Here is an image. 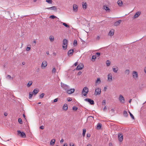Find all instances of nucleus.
Wrapping results in <instances>:
<instances>
[{"label":"nucleus","instance_id":"2eb2a0df","mask_svg":"<svg viewBox=\"0 0 146 146\" xmlns=\"http://www.w3.org/2000/svg\"><path fill=\"white\" fill-rule=\"evenodd\" d=\"M84 67V65L82 63L79 64L77 66L76 69L77 70H81Z\"/></svg>","mask_w":146,"mask_h":146},{"label":"nucleus","instance_id":"f3484780","mask_svg":"<svg viewBox=\"0 0 146 146\" xmlns=\"http://www.w3.org/2000/svg\"><path fill=\"white\" fill-rule=\"evenodd\" d=\"M101 82V81L100 78H98L96 81L95 83V85L96 86L97 85L100 84Z\"/></svg>","mask_w":146,"mask_h":146},{"label":"nucleus","instance_id":"603ef678","mask_svg":"<svg viewBox=\"0 0 146 146\" xmlns=\"http://www.w3.org/2000/svg\"><path fill=\"white\" fill-rule=\"evenodd\" d=\"M58 98H56V99H55L54 100V102H57L58 101Z\"/></svg>","mask_w":146,"mask_h":146},{"label":"nucleus","instance_id":"c85d7f7f","mask_svg":"<svg viewBox=\"0 0 146 146\" xmlns=\"http://www.w3.org/2000/svg\"><path fill=\"white\" fill-rule=\"evenodd\" d=\"M102 126V125L101 123H99L98 124L96 127V129H100Z\"/></svg>","mask_w":146,"mask_h":146},{"label":"nucleus","instance_id":"4be33fe9","mask_svg":"<svg viewBox=\"0 0 146 146\" xmlns=\"http://www.w3.org/2000/svg\"><path fill=\"white\" fill-rule=\"evenodd\" d=\"M49 39L50 41L52 42L54 41V37L52 35H50L49 37Z\"/></svg>","mask_w":146,"mask_h":146},{"label":"nucleus","instance_id":"338daca9","mask_svg":"<svg viewBox=\"0 0 146 146\" xmlns=\"http://www.w3.org/2000/svg\"><path fill=\"white\" fill-rule=\"evenodd\" d=\"M63 146H67V144H64Z\"/></svg>","mask_w":146,"mask_h":146},{"label":"nucleus","instance_id":"c9c22d12","mask_svg":"<svg viewBox=\"0 0 146 146\" xmlns=\"http://www.w3.org/2000/svg\"><path fill=\"white\" fill-rule=\"evenodd\" d=\"M86 129H83V133H82V135L84 137L85 135V133L86 132Z\"/></svg>","mask_w":146,"mask_h":146},{"label":"nucleus","instance_id":"ddd939ff","mask_svg":"<svg viewBox=\"0 0 146 146\" xmlns=\"http://www.w3.org/2000/svg\"><path fill=\"white\" fill-rule=\"evenodd\" d=\"M46 9H50L52 11H56L57 10V7L56 6H54L50 7H48Z\"/></svg>","mask_w":146,"mask_h":146},{"label":"nucleus","instance_id":"6e6d98bb","mask_svg":"<svg viewBox=\"0 0 146 146\" xmlns=\"http://www.w3.org/2000/svg\"><path fill=\"white\" fill-rule=\"evenodd\" d=\"M144 71L146 74V66L144 68Z\"/></svg>","mask_w":146,"mask_h":146},{"label":"nucleus","instance_id":"f257e3e1","mask_svg":"<svg viewBox=\"0 0 146 146\" xmlns=\"http://www.w3.org/2000/svg\"><path fill=\"white\" fill-rule=\"evenodd\" d=\"M89 91V90L88 88L86 87H84L83 89L82 93L83 95L85 97L87 96V94Z\"/></svg>","mask_w":146,"mask_h":146},{"label":"nucleus","instance_id":"4468645a","mask_svg":"<svg viewBox=\"0 0 146 146\" xmlns=\"http://www.w3.org/2000/svg\"><path fill=\"white\" fill-rule=\"evenodd\" d=\"M108 79L109 82H111L112 80V75L111 73L108 74Z\"/></svg>","mask_w":146,"mask_h":146},{"label":"nucleus","instance_id":"37998d69","mask_svg":"<svg viewBox=\"0 0 146 146\" xmlns=\"http://www.w3.org/2000/svg\"><path fill=\"white\" fill-rule=\"evenodd\" d=\"M28 46H30L31 45H28ZM30 49H31V48H30V47L27 46V48H26V50L27 51H29V50H30Z\"/></svg>","mask_w":146,"mask_h":146},{"label":"nucleus","instance_id":"4c0bfd02","mask_svg":"<svg viewBox=\"0 0 146 146\" xmlns=\"http://www.w3.org/2000/svg\"><path fill=\"white\" fill-rule=\"evenodd\" d=\"M46 2L49 4H52V0H46Z\"/></svg>","mask_w":146,"mask_h":146},{"label":"nucleus","instance_id":"412c9836","mask_svg":"<svg viewBox=\"0 0 146 146\" xmlns=\"http://www.w3.org/2000/svg\"><path fill=\"white\" fill-rule=\"evenodd\" d=\"M121 22V20L117 21L114 23V25L116 26H118L119 25Z\"/></svg>","mask_w":146,"mask_h":146},{"label":"nucleus","instance_id":"5fc2aeb1","mask_svg":"<svg viewBox=\"0 0 146 146\" xmlns=\"http://www.w3.org/2000/svg\"><path fill=\"white\" fill-rule=\"evenodd\" d=\"M107 109V107L106 106H105L103 108L104 111H105Z\"/></svg>","mask_w":146,"mask_h":146},{"label":"nucleus","instance_id":"09e8293b","mask_svg":"<svg viewBox=\"0 0 146 146\" xmlns=\"http://www.w3.org/2000/svg\"><path fill=\"white\" fill-rule=\"evenodd\" d=\"M72 109L73 110H77L78 108L76 106H74L73 107Z\"/></svg>","mask_w":146,"mask_h":146},{"label":"nucleus","instance_id":"864d4df0","mask_svg":"<svg viewBox=\"0 0 146 146\" xmlns=\"http://www.w3.org/2000/svg\"><path fill=\"white\" fill-rule=\"evenodd\" d=\"M40 128L42 129H44V127L42 125L40 127Z\"/></svg>","mask_w":146,"mask_h":146},{"label":"nucleus","instance_id":"393cba45","mask_svg":"<svg viewBox=\"0 0 146 146\" xmlns=\"http://www.w3.org/2000/svg\"><path fill=\"white\" fill-rule=\"evenodd\" d=\"M114 33V30L113 29H111L109 32L108 35L109 36H112L113 35Z\"/></svg>","mask_w":146,"mask_h":146},{"label":"nucleus","instance_id":"3c124183","mask_svg":"<svg viewBox=\"0 0 146 146\" xmlns=\"http://www.w3.org/2000/svg\"><path fill=\"white\" fill-rule=\"evenodd\" d=\"M67 100L68 101V102L71 101L72 100V99H71V98H67Z\"/></svg>","mask_w":146,"mask_h":146},{"label":"nucleus","instance_id":"69168bd1","mask_svg":"<svg viewBox=\"0 0 146 146\" xmlns=\"http://www.w3.org/2000/svg\"><path fill=\"white\" fill-rule=\"evenodd\" d=\"M36 40H34V41H33V42L35 43H36Z\"/></svg>","mask_w":146,"mask_h":146},{"label":"nucleus","instance_id":"0e129e2a","mask_svg":"<svg viewBox=\"0 0 146 146\" xmlns=\"http://www.w3.org/2000/svg\"><path fill=\"white\" fill-rule=\"evenodd\" d=\"M64 141V140H63V139H62L60 141V143H62Z\"/></svg>","mask_w":146,"mask_h":146},{"label":"nucleus","instance_id":"0eeeda50","mask_svg":"<svg viewBox=\"0 0 146 146\" xmlns=\"http://www.w3.org/2000/svg\"><path fill=\"white\" fill-rule=\"evenodd\" d=\"M61 86L66 92L70 88L69 86L64 84H62Z\"/></svg>","mask_w":146,"mask_h":146},{"label":"nucleus","instance_id":"a211bd4d","mask_svg":"<svg viewBox=\"0 0 146 146\" xmlns=\"http://www.w3.org/2000/svg\"><path fill=\"white\" fill-rule=\"evenodd\" d=\"M118 138L120 141L121 142L123 140V135L121 134H119L118 135Z\"/></svg>","mask_w":146,"mask_h":146},{"label":"nucleus","instance_id":"79ce46f5","mask_svg":"<svg viewBox=\"0 0 146 146\" xmlns=\"http://www.w3.org/2000/svg\"><path fill=\"white\" fill-rule=\"evenodd\" d=\"M50 18L52 19H54L56 18L57 17L54 15H52L50 17Z\"/></svg>","mask_w":146,"mask_h":146},{"label":"nucleus","instance_id":"2f4dec72","mask_svg":"<svg viewBox=\"0 0 146 146\" xmlns=\"http://www.w3.org/2000/svg\"><path fill=\"white\" fill-rule=\"evenodd\" d=\"M33 94V92H30L29 93V99H31L32 97Z\"/></svg>","mask_w":146,"mask_h":146},{"label":"nucleus","instance_id":"f704fd0d","mask_svg":"<svg viewBox=\"0 0 146 146\" xmlns=\"http://www.w3.org/2000/svg\"><path fill=\"white\" fill-rule=\"evenodd\" d=\"M61 23L64 26L67 28H69V26L67 25L66 23H64L61 22Z\"/></svg>","mask_w":146,"mask_h":146},{"label":"nucleus","instance_id":"473e14b6","mask_svg":"<svg viewBox=\"0 0 146 146\" xmlns=\"http://www.w3.org/2000/svg\"><path fill=\"white\" fill-rule=\"evenodd\" d=\"M106 65L107 66H109L110 64V61L109 60H107L106 62Z\"/></svg>","mask_w":146,"mask_h":146},{"label":"nucleus","instance_id":"58836bf2","mask_svg":"<svg viewBox=\"0 0 146 146\" xmlns=\"http://www.w3.org/2000/svg\"><path fill=\"white\" fill-rule=\"evenodd\" d=\"M38 92V90L37 89H35L33 92L35 94H36Z\"/></svg>","mask_w":146,"mask_h":146},{"label":"nucleus","instance_id":"39448f33","mask_svg":"<svg viewBox=\"0 0 146 146\" xmlns=\"http://www.w3.org/2000/svg\"><path fill=\"white\" fill-rule=\"evenodd\" d=\"M119 99L121 103L122 104L124 103L125 101V99L122 95H119Z\"/></svg>","mask_w":146,"mask_h":146},{"label":"nucleus","instance_id":"9b49d317","mask_svg":"<svg viewBox=\"0 0 146 146\" xmlns=\"http://www.w3.org/2000/svg\"><path fill=\"white\" fill-rule=\"evenodd\" d=\"M84 100L89 102L90 104L91 105H93L94 104V101L90 99L86 98L84 99Z\"/></svg>","mask_w":146,"mask_h":146},{"label":"nucleus","instance_id":"bf43d9fd","mask_svg":"<svg viewBox=\"0 0 146 146\" xmlns=\"http://www.w3.org/2000/svg\"><path fill=\"white\" fill-rule=\"evenodd\" d=\"M81 74H82V72H79L78 73V75H81Z\"/></svg>","mask_w":146,"mask_h":146},{"label":"nucleus","instance_id":"7ed1b4c3","mask_svg":"<svg viewBox=\"0 0 146 146\" xmlns=\"http://www.w3.org/2000/svg\"><path fill=\"white\" fill-rule=\"evenodd\" d=\"M68 40L66 39L63 40L62 47L64 49H66L67 48Z\"/></svg>","mask_w":146,"mask_h":146},{"label":"nucleus","instance_id":"f8f14e48","mask_svg":"<svg viewBox=\"0 0 146 146\" xmlns=\"http://www.w3.org/2000/svg\"><path fill=\"white\" fill-rule=\"evenodd\" d=\"M75 89L74 88L73 89H70V88L66 91V92L68 94H71L73 93L75 91Z\"/></svg>","mask_w":146,"mask_h":146},{"label":"nucleus","instance_id":"a18cd8bd","mask_svg":"<svg viewBox=\"0 0 146 146\" xmlns=\"http://www.w3.org/2000/svg\"><path fill=\"white\" fill-rule=\"evenodd\" d=\"M77 42L76 40H74L73 43L74 45V46H76L77 45Z\"/></svg>","mask_w":146,"mask_h":146},{"label":"nucleus","instance_id":"9d476101","mask_svg":"<svg viewBox=\"0 0 146 146\" xmlns=\"http://www.w3.org/2000/svg\"><path fill=\"white\" fill-rule=\"evenodd\" d=\"M78 6L76 4H74L73 5V10L74 12H77L78 10Z\"/></svg>","mask_w":146,"mask_h":146},{"label":"nucleus","instance_id":"a19ab883","mask_svg":"<svg viewBox=\"0 0 146 146\" xmlns=\"http://www.w3.org/2000/svg\"><path fill=\"white\" fill-rule=\"evenodd\" d=\"M56 70L55 68L54 67L53 68L52 71V73L54 74L56 72Z\"/></svg>","mask_w":146,"mask_h":146},{"label":"nucleus","instance_id":"680f3d73","mask_svg":"<svg viewBox=\"0 0 146 146\" xmlns=\"http://www.w3.org/2000/svg\"><path fill=\"white\" fill-rule=\"evenodd\" d=\"M77 65H78V63H77V62H76V63L74 64V65H75V66H76Z\"/></svg>","mask_w":146,"mask_h":146},{"label":"nucleus","instance_id":"ea45409f","mask_svg":"<svg viewBox=\"0 0 146 146\" xmlns=\"http://www.w3.org/2000/svg\"><path fill=\"white\" fill-rule=\"evenodd\" d=\"M44 95V93H42L39 96V98L40 99H42L43 98Z\"/></svg>","mask_w":146,"mask_h":146},{"label":"nucleus","instance_id":"052dcab7","mask_svg":"<svg viewBox=\"0 0 146 146\" xmlns=\"http://www.w3.org/2000/svg\"><path fill=\"white\" fill-rule=\"evenodd\" d=\"M4 115L5 116H7V113L5 112L4 113Z\"/></svg>","mask_w":146,"mask_h":146},{"label":"nucleus","instance_id":"5701e85b","mask_svg":"<svg viewBox=\"0 0 146 146\" xmlns=\"http://www.w3.org/2000/svg\"><path fill=\"white\" fill-rule=\"evenodd\" d=\"M82 7L84 9H86L87 8V5L85 2H83L82 3Z\"/></svg>","mask_w":146,"mask_h":146},{"label":"nucleus","instance_id":"aec40b11","mask_svg":"<svg viewBox=\"0 0 146 146\" xmlns=\"http://www.w3.org/2000/svg\"><path fill=\"white\" fill-rule=\"evenodd\" d=\"M112 69L113 72L115 73H117L118 70V67L115 66H113Z\"/></svg>","mask_w":146,"mask_h":146},{"label":"nucleus","instance_id":"6ab92c4d","mask_svg":"<svg viewBox=\"0 0 146 146\" xmlns=\"http://www.w3.org/2000/svg\"><path fill=\"white\" fill-rule=\"evenodd\" d=\"M62 109L65 111L67 110L68 109V105L66 104H64L63 107Z\"/></svg>","mask_w":146,"mask_h":146},{"label":"nucleus","instance_id":"e2e57ef3","mask_svg":"<svg viewBox=\"0 0 146 146\" xmlns=\"http://www.w3.org/2000/svg\"><path fill=\"white\" fill-rule=\"evenodd\" d=\"M23 117H24V118L25 119H26V118L25 117V115L24 114H23Z\"/></svg>","mask_w":146,"mask_h":146},{"label":"nucleus","instance_id":"dca6fc26","mask_svg":"<svg viewBox=\"0 0 146 146\" xmlns=\"http://www.w3.org/2000/svg\"><path fill=\"white\" fill-rule=\"evenodd\" d=\"M100 55H92V60L93 62H94L95 61L96 59L97 58H98V59L99 58V56Z\"/></svg>","mask_w":146,"mask_h":146},{"label":"nucleus","instance_id":"7c9ffc66","mask_svg":"<svg viewBox=\"0 0 146 146\" xmlns=\"http://www.w3.org/2000/svg\"><path fill=\"white\" fill-rule=\"evenodd\" d=\"M104 9H105L106 11H110V9L107 6L104 5Z\"/></svg>","mask_w":146,"mask_h":146},{"label":"nucleus","instance_id":"cd10ccee","mask_svg":"<svg viewBox=\"0 0 146 146\" xmlns=\"http://www.w3.org/2000/svg\"><path fill=\"white\" fill-rule=\"evenodd\" d=\"M55 139H52L50 142V144L52 145H54L55 143Z\"/></svg>","mask_w":146,"mask_h":146},{"label":"nucleus","instance_id":"72a5a7b5","mask_svg":"<svg viewBox=\"0 0 146 146\" xmlns=\"http://www.w3.org/2000/svg\"><path fill=\"white\" fill-rule=\"evenodd\" d=\"M73 51H74L73 50H70L68 52V54H72L73 52Z\"/></svg>","mask_w":146,"mask_h":146},{"label":"nucleus","instance_id":"bb28decb","mask_svg":"<svg viewBox=\"0 0 146 146\" xmlns=\"http://www.w3.org/2000/svg\"><path fill=\"white\" fill-rule=\"evenodd\" d=\"M6 78L7 79L9 80H11L13 79V78L11 76L9 75H7V76Z\"/></svg>","mask_w":146,"mask_h":146},{"label":"nucleus","instance_id":"a878e982","mask_svg":"<svg viewBox=\"0 0 146 146\" xmlns=\"http://www.w3.org/2000/svg\"><path fill=\"white\" fill-rule=\"evenodd\" d=\"M124 73L126 75H129L130 73V71L129 69L126 70L125 71Z\"/></svg>","mask_w":146,"mask_h":146},{"label":"nucleus","instance_id":"b1692460","mask_svg":"<svg viewBox=\"0 0 146 146\" xmlns=\"http://www.w3.org/2000/svg\"><path fill=\"white\" fill-rule=\"evenodd\" d=\"M117 4L120 7H121L122 6L123 3L122 1L121 0H119L117 2Z\"/></svg>","mask_w":146,"mask_h":146},{"label":"nucleus","instance_id":"e433bc0d","mask_svg":"<svg viewBox=\"0 0 146 146\" xmlns=\"http://www.w3.org/2000/svg\"><path fill=\"white\" fill-rule=\"evenodd\" d=\"M124 116L125 117H127V113L126 111L125 110L123 111V113Z\"/></svg>","mask_w":146,"mask_h":146},{"label":"nucleus","instance_id":"de8ad7c7","mask_svg":"<svg viewBox=\"0 0 146 146\" xmlns=\"http://www.w3.org/2000/svg\"><path fill=\"white\" fill-rule=\"evenodd\" d=\"M102 105L105 106L106 105V100H103L102 102Z\"/></svg>","mask_w":146,"mask_h":146},{"label":"nucleus","instance_id":"f03ea898","mask_svg":"<svg viewBox=\"0 0 146 146\" xmlns=\"http://www.w3.org/2000/svg\"><path fill=\"white\" fill-rule=\"evenodd\" d=\"M17 135L23 138H25L26 137V134L23 132H21L20 131H17Z\"/></svg>","mask_w":146,"mask_h":146},{"label":"nucleus","instance_id":"423d86ee","mask_svg":"<svg viewBox=\"0 0 146 146\" xmlns=\"http://www.w3.org/2000/svg\"><path fill=\"white\" fill-rule=\"evenodd\" d=\"M141 14V12L140 11L136 12L133 17V19H135L137 18Z\"/></svg>","mask_w":146,"mask_h":146},{"label":"nucleus","instance_id":"c03bdc74","mask_svg":"<svg viewBox=\"0 0 146 146\" xmlns=\"http://www.w3.org/2000/svg\"><path fill=\"white\" fill-rule=\"evenodd\" d=\"M129 113L130 114V115L131 116V117L133 119H134V117L132 115V114H131V113L129 111Z\"/></svg>","mask_w":146,"mask_h":146},{"label":"nucleus","instance_id":"c756f323","mask_svg":"<svg viewBox=\"0 0 146 146\" xmlns=\"http://www.w3.org/2000/svg\"><path fill=\"white\" fill-rule=\"evenodd\" d=\"M32 82L31 81H29L27 84V86L28 87H29L32 85Z\"/></svg>","mask_w":146,"mask_h":146},{"label":"nucleus","instance_id":"1a4fd4ad","mask_svg":"<svg viewBox=\"0 0 146 146\" xmlns=\"http://www.w3.org/2000/svg\"><path fill=\"white\" fill-rule=\"evenodd\" d=\"M101 92V90L99 88H97L96 89L95 94H94L96 95H99L100 94Z\"/></svg>","mask_w":146,"mask_h":146},{"label":"nucleus","instance_id":"49530a36","mask_svg":"<svg viewBox=\"0 0 146 146\" xmlns=\"http://www.w3.org/2000/svg\"><path fill=\"white\" fill-rule=\"evenodd\" d=\"M18 121L20 124H22V119L21 118H19L18 119Z\"/></svg>","mask_w":146,"mask_h":146},{"label":"nucleus","instance_id":"13d9d810","mask_svg":"<svg viewBox=\"0 0 146 146\" xmlns=\"http://www.w3.org/2000/svg\"><path fill=\"white\" fill-rule=\"evenodd\" d=\"M95 54H96V55H100V52H97Z\"/></svg>","mask_w":146,"mask_h":146},{"label":"nucleus","instance_id":"6e6552de","mask_svg":"<svg viewBox=\"0 0 146 146\" xmlns=\"http://www.w3.org/2000/svg\"><path fill=\"white\" fill-rule=\"evenodd\" d=\"M47 63L46 61H44L42 62L41 66L42 69H44L47 66Z\"/></svg>","mask_w":146,"mask_h":146},{"label":"nucleus","instance_id":"20e7f679","mask_svg":"<svg viewBox=\"0 0 146 146\" xmlns=\"http://www.w3.org/2000/svg\"><path fill=\"white\" fill-rule=\"evenodd\" d=\"M132 77L133 79L136 80L138 78V74L136 71H133L132 73Z\"/></svg>","mask_w":146,"mask_h":146},{"label":"nucleus","instance_id":"774afa93","mask_svg":"<svg viewBox=\"0 0 146 146\" xmlns=\"http://www.w3.org/2000/svg\"><path fill=\"white\" fill-rule=\"evenodd\" d=\"M87 146H92V145L90 144H88Z\"/></svg>","mask_w":146,"mask_h":146},{"label":"nucleus","instance_id":"4d7b16f0","mask_svg":"<svg viewBox=\"0 0 146 146\" xmlns=\"http://www.w3.org/2000/svg\"><path fill=\"white\" fill-rule=\"evenodd\" d=\"M87 137H90V135L89 133H88L87 134Z\"/></svg>","mask_w":146,"mask_h":146},{"label":"nucleus","instance_id":"8fccbe9b","mask_svg":"<svg viewBox=\"0 0 146 146\" xmlns=\"http://www.w3.org/2000/svg\"><path fill=\"white\" fill-rule=\"evenodd\" d=\"M95 51H90L89 52H90V53H89V54H91V55L92 54H95L94 53V52Z\"/></svg>","mask_w":146,"mask_h":146}]
</instances>
